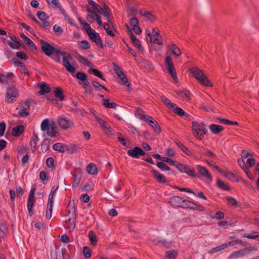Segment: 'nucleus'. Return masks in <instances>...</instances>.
Masks as SVG:
<instances>
[{
	"label": "nucleus",
	"instance_id": "49530a36",
	"mask_svg": "<svg viewBox=\"0 0 259 259\" xmlns=\"http://www.w3.org/2000/svg\"><path fill=\"white\" fill-rule=\"evenodd\" d=\"M223 175L226 178L232 182H238L239 181L238 177L232 172H226L224 171Z\"/></svg>",
	"mask_w": 259,
	"mask_h": 259
},
{
	"label": "nucleus",
	"instance_id": "6e6552de",
	"mask_svg": "<svg viewBox=\"0 0 259 259\" xmlns=\"http://www.w3.org/2000/svg\"><path fill=\"white\" fill-rule=\"evenodd\" d=\"M73 58L70 54L66 52V54L63 57L62 65L66 68V70L71 73L75 72V67L72 66L69 60H72Z\"/></svg>",
	"mask_w": 259,
	"mask_h": 259
},
{
	"label": "nucleus",
	"instance_id": "c756f323",
	"mask_svg": "<svg viewBox=\"0 0 259 259\" xmlns=\"http://www.w3.org/2000/svg\"><path fill=\"white\" fill-rule=\"evenodd\" d=\"M58 50L59 52L54 53L51 57L55 62L61 63V56H64L66 54V52L61 51L60 49L58 48Z\"/></svg>",
	"mask_w": 259,
	"mask_h": 259
},
{
	"label": "nucleus",
	"instance_id": "a18cd8bd",
	"mask_svg": "<svg viewBox=\"0 0 259 259\" xmlns=\"http://www.w3.org/2000/svg\"><path fill=\"white\" fill-rule=\"evenodd\" d=\"M88 72L90 73H93L96 76H97V77L100 78L101 79H103L104 80H106L105 78L103 76L102 72H100L97 69H95V68H90L89 69Z\"/></svg>",
	"mask_w": 259,
	"mask_h": 259
},
{
	"label": "nucleus",
	"instance_id": "5fc2aeb1",
	"mask_svg": "<svg viewBox=\"0 0 259 259\" xmlns=\"http://www.w3.org/2000/svg\"><path fill=\"white\" fill-rule=\"evenodd\" d=\"M130 38L132 42L134 44V45L136 48H138L140 50V48L141 47L140 41L135 37L133 33H130Z\"/></svg>",
	"mask_w": 259,
	"mask_h": 259
},
{
	"label": "nucleus",
	"instance_id": "0e129e2a",
	"mask_svg": "<svg viewBox=\"0 0 259 259\" xmlns=\"http://www.w3.org/2000/svg\"><path fill=\"white\" fill-rule=\"evenodd\" d=\"M81 26L83 27L84 30L86 31V32H96V31L94 29H93L91 27L90 25L88 23H87L85 21L82 23Z\"/></svg>",
	"mask_w": 259,
	"mask_h": 259
},
{
	"label": "nucleus",
	"instance_id": "603ef678",
	"mask_svg": "<svg viewBox=\"0 0 259 259\" xmlns=\"http://www.w3.org/2000/svg\"><path fill=\"white\" fill-rule=\"evenodd\" d=\"M127 13L128 16H134L138 13L137 8L134 7L128 6L127 8Z\"/></svg>",
	"mask_w": 259,
	"mask_h": 259
},
{
	"label": "nucleus",
	"instance_id": "f257e3e1",
	"mask_svg": "<svg viewBox=\"0 0 259 259\" xmlns=\"http://www.w3.org/2000/svg\"><path fill=\"white\" fill-rule=\"evenodd\" d=\"M88 3L93 7L94 10L106 17L108 22L110 23L111 22V13L108 6L106 4H104L103 7H102L96 4L93 0H88Z\"/></svg>",
	"mask_w": 259,
	"mask_h": 259
},
{
	"label": "nucleus",
	"instance_id": "f8f14e48",
	"mask_svg": "<svg viewBox=\"0 0 259 259\" xmlns=\"http://www.w3.org/2000/svg\"><path fill=\"white\" fill-rule=\"evenodd\" d=\"M54 97L56 99L48 96H46V98L51 102H54V101H57L58 100L62 101L65 100V96L63 94L62 90L60 87L57 88L54 91Z\"/></svg>",
	"mask_w": 259,
	"mask_h": 259
},
{
	"label": "nucleus",
	"instance_id": "f03ea898",
	"mask_svg": "<svg viewBox=\"0 0 259 259\" xmlns=\"http://www.w3.org/2000/svg\"><path fill=\"white\" fill-rule=\"evenodd\" d=\"M88 3L93 7L94 10L106 17L108 22L110 23L111 22V13L108 6L106 4H104L103 7H102L96 4L93 0H88Z\"/></svg>",
	"mask_w": 259,
	"mask_h": 259
},
{
	"label": "nucleus",
	"instance_id": "a878e982",
	"mask_svg": "<svg viewBox=\"0 0 259 259\" xmlns=\"http://www.w3.org/2000/svg\"><path fill=\"white\" fill-rule=\"evenodd\" d=\"M140 14L144 17L147 21H149L151 22H154L156 19L155 16L149 12H145L143 10H140Z\"/></svg>",
	"mask_w": 259,
	"mask_h": 259
},
{
	"label": "nucleus",
	"instance_id": "09e8293b",
	"mask_svg": "<svg viewBox=\"0 0 259 259\" xmlns=\"http://www.w3.org/2000/svg\"><path fill=\"white\" fill-rule=\"evenodd\" d=\"M226 198L227 201V203L228 205L234 207L238 206V202L234 197L231 196H227Z\"/></svg>",
	"mask_w": 259,
	"mask_h": 259
},
{
	"label": "nucleus",
	"instance_id": "cd10ccee",
	"mask_svg": "<svg viewBox=\"0 0 259 259\" xmlns=\"http://www.w3.org/2000/svg\"><path fill=\"white\" fill-rule=\"evenodd\" d=\"M76 220V215H75L74 214V217L69 218L68 220L66 221V224H68V225L67 226V228L70 231H72L74 229L75 227Z\"/></svg>",
	"mask_w": 259,
	"mask_h": 259
},
{
	"label": "nucleus",
	"instance_id": "4d7b16f0",
	"mask_svg": "<svg viewBox=\"0 0 259 259\" xmlns=\"http://www.w3.org/2000/svg\"><path fill=\"white\" fill-rule=\"evenodd\" d=\"M188 203L190 204H192L194 206H191V209L193 210H198L200 211H203L204 210V208L203 206L201 205L197 204L195 203H194L190 201H188Z\"/></svg>",
	"mask_w": 259,
	"mask_h": 259
},
{
	"label": "nucleus",
	"instance_id": "774afa93",
	"mask_svg": "<svg viewBox=\"0 0 259 259\" xmlns=\"http://www.w3.org/2000/svg\"><path fill=\"white\" fill-rule=\"evenodd\" d=\"M114 69L116 72L117 76L120 78L122 77V76L124 75L123 72L122 71L120 67L117 65H114Z\"/></svg>",
	"mask_w": 259,
	"mask_h": 259
},
{
	"label": "nucleus",
	"instance_id": "338daca9",
	"mask_svg": "<svg viewBox=\"0 0 259 259\" xmlns=\"http://www.w3.org/2000/svg\"><path fill=\"white\" fill-rule=\"evenodd\" d=\"M83 253L86 258L91 257L92 253L90 248L88 246H84L83 248Z\"/></svg>",
	"mask_w": 259,
	"mask_h": 259
},
{
	"label": "nucleus",
	"instance_id": "e433bc0d",
	"mask_svg": "<svg viewBox=\"0 0 259 259\" xmlns=\"http://www.w3.org/2000/svg\"><path fill=\"white\" fill-rule=\"evenodd\" d=\"M74 214H76V208L75 206L74 201L71 202V201H69V204L67 206V215H69V214L72 213V217H74Z\"/></svg>",
	"mask_w": 259,
	"mask_h": 259
},
{
	"label": "nucleus",
	"instance_id": "2f4dec72",
	"mask_svg": "<svg viewBox=\"0 0 259 259\" xmlns=\"http://www.w3.org/2000/svg\"><path fill=\"white\" fill-rule=\"evenodd\" d=\"M176 145L187 155L189 156H194V154L192 152L187 148L184 146V145L179 141L175 142Z\"/></svg>",
	"mask_w": 259,
	"mask_h": 259
},
{
	"label": "nucleus",
	"instance_id": "37998d69",
	"mask_svg": "<svg viewBox=\"0 0 259 259\" xmlns=\"http://www.w3.org/2000/svg\"><path fill=\"white\" fill-rule=\"evenodd\" d=\"M103 105L107 108H113L115 109L118 106L117 104L114 102L109 103L108 99H103L102 100Z\"/></svg>",
	"mask_w": 259,
	"mask_h": 259
},
{
	"label": "nucleus",
	"instance_id": "58836bf2",
	"mask_svg": "<svg viewBox=\"0 0 259 259\" xmlns=\"http://www.w3.org/2000/svg\"><path fill=\"white\" fill-rule=\"evenodd\" d=\"M86 169L89 174L92 175H96L98 173L96 166L92 163L88 165Z\"/></svg>",
	"mask_w": 259,
	"mask_h": 259
},
{
	"label": "nucleus",
	"instance_id": "5701e85b",
	"mask_svg": "<svg viewBox=\"0 0 259 259\" xmlns=\"http://www.w3.org/2000/svg\"><path fill=\"white\" fill-rule=\"evenodd\" d=\"M87 20L88 22L90 23H93L94 21H96L97 23L99 26H102L103 23L100 19V17L96 13V16L94 15V14H89L87 16Z\"/></svg>",
	"mask_w": 259,
	"mask_h": 259
},
{
	"label": "nucleus",
	"instance_id": "39448f33",
	"mask_svg": "<svg viewBox=\"0 0 259 259\" xmlns=\"http://www.w3.org/2000/svg\"><path fill=\"white\" fill-rule=\"evenodd\" d=\"M36 189V186L35 185H33L31 189L30 190V191L29 192V194L28 197V201H27V208L28 210V213L29 216L32 217L34 213L33 211V207L34 205V203L35 202V198L34 196L35 194V190Z\"/></svg>",
	"mask_w": 259,
	"mask_h": 259
},
{
	"label": "nucleus",
	"instance_id": "7c9ffc66",
	"mask_svg": "<svg viewBox=\"0 0 259 259\" xmlns=\"http://www.w3.org/2000/svg\"><path fill=\"white\" fill-rule=\"evenodd\" d=\"M67 148V145L62 144L61 143H56L53 146V148L54 150L60 152H64L65 151H66Z\"/></svg>",
	"mask_w": 259,
	"mask_h": 259
},
{
	"label": "nucleus",
	"instance_id": "e2e57ef3",
	"mask_svg": "<svg viewBox=\"0 0 259 259\" xmlns=\"http://www.w3.org/2000/svg\"><path fill=\"white\" fill-rule=\"evenodd\" d=\"M177 252L176 250L168 251L166 252V256L168 259H176Z\"/></svg>",
	"mask_w": 259,
	"mask_h": 259
},
{
	"label": "nucleus",
	"instance_id": "bb28decb",
	"mask_svg": "<svg viewBox=\"0 0 259 259\" xmlns=\"http://www.w3.org/2000/svg\"><path fill=\"white\" fill-rule=\"evenodd\" d=\"M40 91L39 94L41 95H44L47 93H49L51 91V88L49 84L46 82H42L39 85Z\"/></svg>",
	"mask_w": 259,
	"mask_h": 259
},
{
	"label": "nucleus",
	"instance_id": "bf43d9fd",
	"mask_svg": "<svg viewBox=\"0 0 259 259\" xmlns=\"http://www.w3.org/2000/svg\"><path fill=\"white\" fill-rule=\"evenodd\" d=\"M199 82L204 86L205 87H212V84L211 83L210 81L205 75L204 77L201 78Z\"/></svg>",
	"mask_w": 259,
	"mask_h": 259
},
{
	"label": "nucleus",
	"instance_id": "9b49d317",
	"mask_svg": "<svg viewBox=\"0 0 259 259\" xmlns=\"http://www.w3.org/2000/svg\"><path fill=\"white\" fill-rule=\"evenodd\" d=\"M31 100H27L21 104V109L19 111L18 115L20 117H25L29 115Z\"/></svg>",
	"mask_w": 259,
	"mask_h": 259
},
{
	"label": "nucleus",
	"instance_id": "473e14b6",
	"mask_svg": "<svg viewBox=\"0 0 259 259\" xmlns=\"http://www.w3.org/2000/svg\"><path fill=\"white\" fill-rule=\"evenodd\" d=\"M176 93L179 95L180 97L183 98L184 100L189 101L190 100V92L187 90H182V91H176Z\"/></svg>",
	"mask_w": 259,
	"mask_h": 259
},
{
	"label": "nucleus",
	"instance_id": "1a4fd4ad",
	"mask_svg": "<svg viewBox=\"0 0 259 259\" xmlns=\"http://www.w3.org/2000/svg\"><path fill=\"white\" fill-rule=\"evenodd\" d=\"M128 32H142V29L139 26V22L136 17L130 19L129 23L126 25Z\"/></svg>",
	"mask_w": 259,
	"mask_h": 259
},
{
	"label": "nucleus",
	"instance_id": "b1692460",
	"mask_svg": "<svg viewBox=\"0 0 259 259\" xmlns=\"http://www.w3.org/2000/svg\"><path fill=\"white\" fill-rule=\"evenodd\" d=\"M149 125L153 128L154 132L156 134H159L161 132V128L158 123L152 117H151L150 120H149Z\"/></svg>",
	"mask_w": 259,
	"mask_h": 259
},
{
	"label": "nucleus",
	"instance_id": "f704fd0d",
	"mask_svg": "<svg viewBox=\"0 0 259 259\" xmlns=\"http://www.w3.org/2000/svg\"><path fill=\"white\" fill-rule=\"evenodd\" d=\"M168 49L171 51L172 53L175 57L180 56L181 54V51L180 49L174 44H170L168 46Z\"/></svg>",
	"mask_w": 259,
	"mask_h": 259
},
{
	"label": "nucleus",
	"instance_id": "9d476101",
	"mask_svg": "<svg viewBox=\"0 0 259 259\" xmlns=\"http://www.w3.org/2000/svg\"><path fill=\"white\" fill-rule=\"evenodd\" d=\"M146 39L148 44L153 43L161 46L163 43L160 33H147Z\"/></svg>",
	"mask_w": 259,
	"mask_h": 259
},
{
	"label": "nucleus",
	"instance_id": "c9c22d12",
	"mask_svg": "<svg viewBox=\"0 0 259 259\" xmlns=\"http://www.w3.org/2000/svg\"><path fill=\"white\" fill-rule=\"evenodd\" d=\"M39 139L36 135V134L33 132V135L31 138V140L30 142V145L31 148H33V151L35 150L37 148V141Z\"/></svg>",
	"mask_w": 259,
	"mask_h": 259
},
{
	"label": "nucleus",
	"instance_id": "864d4df0",
	"mask_svg": "<svg viewBox=\"0 0 259 259\" xmlns=\"http://www.w3.org/2000/svg\"><path fill=\"white\" fill-rule=\"evenodd\" d=\"M59 10L60 11V13L64 16L65 19L68 21L69 23L72 24V20L70 18L69 16L66 14L62 6H59Z\"/></svg>",
	"mask_w": 259,
	"mask_h": 259
},
{
	"label": "nucleus",
	"instance_id": "680f3d73",
	"mask_svg": "<svg viewBox=\"0 0 259 259\" xmlns=\"http://www.w3.org/2000/svg\"><path fill=\"white\" fill-rule=\"evenodd\" d=\"M50 128L49 127V121L48 119H44L41 124V130L43 131H48Z\"/></svg>",
	"mask_w": 259,
	"mask_h": 259
},
{
	"label": "nucleus",
	"instance_id": "a211bd4d",
	"mask_svg": "<svg viewBox=\"0 0 259 259\" xmlns=\"http://www.w3.org/2000/svg\"><path fill=\"white\" fill-rule=\"evenodd\" d=\"M248 249H243L231 253L228 257V259H236L238 257L243 256L248 254Z\"/></svg>",
	"mask_w": 259,
	"mask_h": 259
},
{
	"label": "nucleus",
	"instance_id": "72a5a7b5",
	"mask_svg": "<svg viewBox=\"0 0 259 259\" xmlns=\"http://www.w3.org/2000/svg\"><path fill=\"white\" fill-rule=\"evenodd\" d=\"M24 131V126L22 125L16 126L13 129L12 135L14 137L19 136Z\"/></svg>",
	"mask_w": 259,
	"mask_h": 259
},
{
	"label": "nucleus",
	"instance_id": "0eeeda50",
	"mask_svg": "<svg viewBox=\"0 0 259 259\" xmlns=\"http://www.w3.org/2000/svg\"><path fill=\"white\" fill-rule=\"evenodd\" d=\"M176 167L182 172H185L188 176L196 178L197 177L195 169L191 166L184 164L183 163H178Z\"/></svg>",
	"mask_w": 259,
	"mask_h": 259
},
{
	"label": "nucleus",
	"instance_id": "412c9836",
	"mask_svg": "<svg viewBox=\"0 0 259 259\" xmlns=\"http://www.w3.org/2000/svg\"><path fill=\"white\" fill-rule=\"evenodd\" d=\"M207 132L206 128L205 127V125L201 126L200 128L197 130L196 131L193 132L194 136L198 140H202L205 134Z\"/></svg>",
	"mask_w": 259,
	"mask_h": 259
},
{
	"label": "nucleus",
	"instance_id": "c03bdc74",
	"mask_svg": "<svg viewBox=\"0 0 259 259\" xmlns=\"http://www.w3.org/2000/svg\"><path fill=\"white\" fill-rule=\"evenodd\" d=\"M50 140L48 138H45L41 144V151L43 152H47L49 149Z\"/></svg>",
	"mask_w": 259,
	"mask_h": 259
},
{
	"label": "nucleus",
	"instance_id": "6ab92c4d",
	"mask_svg": "<svg viewBox=\"0 0 259 259\" xmlns=\"http://www.w3.org/2000/svg\"><path fill=\"white\" fill-rule=\"evenodd\" d=\"M199 174L202 176L206 178L207 179L212 181V176L211 174L209 172L208 169L204 166L200 165H197Z\"/></svg>",
	"mask_w": 259,
	"mask_h": 259
},
{
	"label": "nucleus",
	"instance_id": "c85d7f7f",
	"mask_svg": "<svg viewBox=\"0 0 259 259\" xmlns=\"http://www.w3.org/2000/svg\"><path fill=\"white\" fill-rule=\"evenodd\" d=\"M209 128L211 133L214 134H218L224 130V127L223 126L215 124H210Z\"/></svg>",
	"mask_w": 259,
	"mask_h": 259
},
{
	"label": "nucleus",
	"instance_id": "4c0bfd02",
	"mask_svg": "<svg viewBox=\"0 0 259 259\" xmlns=\"http://www.w3.org/2000/svg\"><path fill=\"white\" fill-rule=\"evenodd\" d=\"M21 37L24 40L25 43L32 49H36V47L34 44V43L31 40L30 38H29L27 36H26L24 33H20Z\"/></svg>",
	"mask_w": 259,
	"mask_h": 259
},
{
	"label": "nucleus",
	"instance_id": "aec40b11",
	"mask_svg": "<svg viewBox=\"0 0 259 259\" xmlns=\"http://www.w3.org/2000/svg\"><path fill=\"white\" fill-rule=\"evenodd\" d=\"M95 118L103 129L107 130L109 133L112 134L113 130L107 122L97 116Z\"/></svg>",
	"mask_w": 259,
	"mask_h": 259
},
{
	"label": "nucleus",
	"instance_id": "13d9d810",
	"mask_svg": "<svg viewBox=\"0 0 259 259\" xmlns=\"http://www.w3.org/2000/svg\"><path fill=\"white\" fill-rule=\"evenodd\" d=\"M156 165L158 168L163 171L170 170V167L165 164L163 161L157 162Z\"/></svg>",
	"mask_w": 259,
	"mask_h": 259
},
{
	"label": "nucleus",
	"instance_id": "393cba45",
	"mask_svg": "<svg viewBox=\"0 0 259 259\" xmlns=\"http://www.w3.org/2000/svg\"><path fill=\"white\" fill-rule=\"evenodd\" d=\"M195 78L199 81L205 76L204 73L197 68H193L190 70Z\"/></svg>",
	"mask_w": 259,
	"mask_h": 259
},
{
	"label": "nucleus",
	"instance_id": "423d86ee",
	"mask_svg": "<svg viewBox=\"0 0 259 259\" xmlns=\"http://www.w3.org/2000/svg\"><path fill=\"white\" fill-rule=\"evenodd\" d=\"M165 64L168 72L171 75L172 79L176 82L178 80L177 76L176 71L175 69L174 64L170 56H166L165 59Z\"/></svg>",
	"mask_w": 259,
	"mask_h": 259
},
{
	"label": "nucleus",
	"instance_id": "2eb2a0df",
	"mask_svg": "<svg viewBox=\"0 0 259 259\" xmlns=\"http://www.w3.org/2000/svg\"><path fill=\"white\" fill-rule=\"evenodd\" d=\"M58 124L61 128L67 130L71 127L73 122L66 117L60 116L58 119Z\"/></svg>",
	"mask_w": 259,
	"mask_h": 259
},
{
	"label": "nucleus",
	"instance_id": "ddd939ff",
	"mask_svg": "<svg viewBox=\"0 0 259 259\" xmlns=\"http://www.w3.org/2000/svg\"><path fill=\"white\" fill-rule=\"evenodd\" d=\"M127 154L133 158H138L140 156H144L146 153L139 147H135L127 151Z\"/></svg>",
	"mask_w": 259,
	"mask_h": 259
},
{
	"label": "nucleus",
	"instance_id": "a19ab883",
	"mask_svg": "<svg viewBox=\"0 0 259 259\" xmlns=\"http://www.w3.org/2000/svg\"><path fill=\"white\" fill-rule=\"evenodd\" d=\"M172 108L174 112L176 114L180 116H184L187 117H188L189 116V115L187 113H186L181 108L179 107L176 105L172 107Z\"/></svg>",
	"mask_w": 259,
	"mask_h": 259
},
{
	"label": "nucleus",
	"instance_id": "79ce46f5",
	"mask_svg": "<svg viewBox=\"0 0 259 259\" xmlns=\"http://www.w3.org/2000/svg\"><path fill=\"white\" fill-rule=\"evenodd\" d=\"M88 236L90 238L91 243L92 245L96 246L97 243V236L93 231L89 232Z\"/></svg>",
	"mask_w": 259,
	"mask_h": 259
},
{
	"label": "nucleus",
	"instance_id": "8fccbe9b",
	"mask_svg": "<svg viewBox=\"0 0 259 259\" xmlns=\"http://www.w3.org/2000/svg\"><path fill=\"white\" fill-rule=\"evenodd\" d=\"M242 236L245 238L254 239L259 237V232L257 231H253L251 233H244Z\"/></svg>",
	"mask_w": 259,
	"mask_h": 259
},
{
	"label": "nucleus",
	"instance_id": "ea45409f",
	"mask_svg": "<svg viewBox=\"0 0 259 259\" xmlns=\"http://www.w3.org/2000/svg\"><path fill=\"white\" fill-rule=\"evenodd\" d=\"M135 116L139 119L145 121L147 122H148V124H149L150 122H149V120H150L151 117V116L145 115L143 114L140 113L138 110H136V111H135Z\"/></svg>",
	"mask_w": 259,
	"mask_h": 259
},
{
	"label": "nucleus",
	"instance_id": "7ed1b4c3",
	"mask_svg": "<svg viewBox=\"0 0 259 259\" xmlns=\"http://www.w3.org/2000/svg\"><path fill=\"white\" fill-rule=\"evenodd\" d=\"M41 44V50L42 52L47 56L51 57L54 53H59L58 48L53 46L51 44L41 39L39 40Z\"/></svg>",
	"mask_w": 259,
	"mask_h": 259
},
{
	"label": "nucleus",
	"instance_id": "de8ad7c7",
	"mask_svg": "<svg viewBox=\"0 0 259 259\" xmlns=\"http://www.w3.org/2000/svg\"><path fill=\"white\" fill-rule=\"evenodd\" d=\"M217 186L220 189L223 190L230 191V187L226 184L223 181H221L220 179H218L217 181Z\"/></svg>",
	"mask_w": 259,
	"mask_h": 259
},
{
	"label": "nucleus",
	"instance_id": "69168bd1",
	"mask_svg": "<svg viewBox=\"0 0 259 259\" xmlns=\"http://www.w3.org/2000/svg\"><path fill=\"white\" fill-rule=\"evenodd\" d=\"M72 186L73 187H76L79 183L80 178H78L76 174H73Z\"/></svg>",
	"mask_w": 259,
	"mask_h": 259
},
{
	"label": "nucleus",
	"instance_id": "20e7f679",
	"mask_svg": "<svg viewBox=\"0 0 259 259\" xmlns=\"http://www.w3.org/2000/svg\"><path fill=\"white\" fill-rule=\"evenodd\" d=\"M19 96L18 90L14 85L9 87L6 93V102L9 103L16 101Z\"/></svg>",
	"mask_w": 259,
	"mask_h": 259
},
{
	"label": "nucleus",
	"instance_id": "f3484780",
	"mask_svg": "<svg viewBox=\"0 0 259 259\" xmlns=\"http://www.w3.org/2000/svg\"><path fill=\"white\" fill-rule=\"evenodd\" d=\"M91 40L95 42L96 45L100 48H103V45L99 33H87Z\"/></svg>",
	"mask_w": 259,
	"mask_h": 259
},
{
	"label": "nucleus",
	"instance_id": "4468645a",
	"mask_svg": "<svg viewBox=\"0 0 259 259\" xmlns=\"http://www.w3.org/2000/svg\"><path fill=\"white\" fill-rule=\"evenodd\" d=\"M78 79L81 80L78 83L82 85L83 88H85L89 85L90 82L87 80V75L83 72H77L75 76Z\"/></svg>",
	"mask_w": 259,
	"mask_h": 259
},
{
	"label": "nucleus",
	"instance_id": "dca6fc26",
	"mask_svg": "<svg viewBox=\"0 0 259 259\" xmlns=\"http://www.w3.org/2000/svg\"><path fill=\"white\" fill-rule=\"evenodd\" d=\"M187 201L186 199H182L179 196H175L170 199L169 200V203L173 206V207H182L181 205L182 202H185Z\"/></svg>",
	"mask_w": 259,
	"mask_h": 259
},
{
	"label": "nucleus",
	"instance_id": "4be33fe9",
	"mask_svg": "<svg viewBox=\"0 0 259 259\" xmlns=\"http://www.w3.org/2000/svg\"><path fill=\"white\" fill-rule=\"evenodd\" d=\"M151 172L154 178L157 181L158 183H165L167 182L166 180L165 179L163 176L157 171L152 169L151 170Z\"/></svg>",
	"mask_w": 259,
	"mask_h": 259
},
{
	"label": "nucleus",
	"instance_id": "6e6d98bb",
	"mask_svg": "<svg viewBox=\"0 0 259 259\" xmlns=\"http://www.w3.org/2000/svg\"><path fill=\"white\" fill-rule=\"evenodd\" d=\"M161 101L164 103L165 105L167 106H169L171 108L174 107L176 106L175 103H172L169 99H168L166 97L164 96H161Z\"/></svg>",
	"mask_w": 259,
	"mask_h": 259
},
{
	"label": "nucleus",
	"instance_id": "3c124183",
	"mask_svg": "<svg viewBox=\"0 0 259 259\" xmlns=\"http://www.w3.org/2000/svg\"><path fill=\"white\" fill-rule=\"evenodd\" d=\"M12 61L13 62L14 65L16 66H20L22 68L23 70H26L28 71V69L26 66V65L21 61L18 60L17 59L14 58L12 59Z\"/></svg>",
	"mask_w": 259,
	"mask_h": 259
},
{
	"label": "nucleus",
	"instance_id": "052dcab7",
	"mask_svg": "<svg viewBox=\"0 0 259 259\" xmlns=\"http://www.w3.org/2000/svg\"><path fill=\"white\" fill-rule=\"evenodd\" d=\"M59 134V133L56 131V128L54 126L51 127V130L50 129L47 131V135L51 137H56Z\"/></svg>",
	"mask_w": 259,
	"mask_h": 259
}]
</instances>
